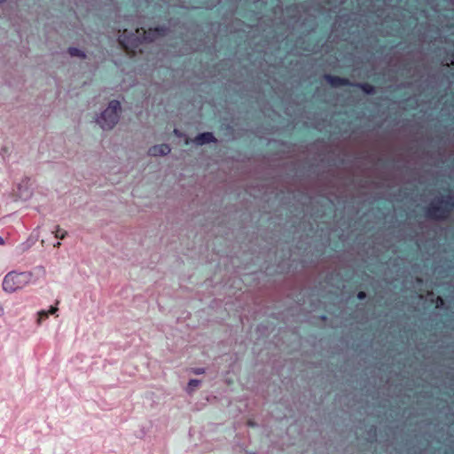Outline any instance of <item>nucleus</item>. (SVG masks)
<instances>
[{
	"instance_id": "14",
	"label": "nucleus",
	"mask_w": 454,
	"mask_h": 454,
	"mask_svg": "<svg viewBox=\"0 0 454 454\" xmlns=\"http://www.w3.org/2000/svg\"><path fill=\"white\" fill-rule=\"evenodd\" d=\"M196 373H203L204 372V370L203 369H199L195 372Z\"/></svg>"
},
{
	"instance_id": "10",
	"label": "nucleus",
	"mask_w": 454,
	"mask_h": 454,
	"mask_svg": "<svg viewBox=\"0 0 454 454\" xmlns=\"http://www.w3.org/2000/svg\"><path fill=\"white\" fill-rule=\"evenodd\" d=\"M54 234L57 239H63L67 236V232L58 226Z\"/></svg>"
},
{
	"instance_id": "17",
	"label": "nucleus",
	"mask_w": 454,
	"mask_h": 454,
	"mask_svg": "<svg viewBox=\"0 0 454 454\" xmlns=\"http://www.w3.org/2000/svg\"><path fill=\"white\" fill-rule=\"evenodd\" d=\"M3 310L4 309H3L2 306L0 305V315L3 314Z\"/></svg>"
},
{
	"instance_id": "18",
	"label": "nucleus",
	"mask_w": 454,
	"mask_h": 454,
	"mask_svg": "<svg viewBox=\"0 0 454 454\" xmlns=\"http://www.w3.org/2000/svg\"><path fill=\"white\" fill-rule=\"evenodd\" d=\"M248 425L252 427L254 426V423L252 421H248Z\"/></svg>"
},
{
	"instance_id": "19",
	"label": "nucleus",
	"mask_w": 454,
	"mask_h": 454,
	"mask_svg": "<svg viewBox=\"0 0 454 454\" xmlns=\"http://www.w3.org/2000/svg\"><path fill=\"white\" fill-rule=\"evenodd\" d=\"M60 246V242H58L57 245H55V247H59Z\"/></svg>"
},
{
	"instance_id": "20",
	"label": "nucleus",
	"mask_w": 454,
	"mask_h": 454,
	"mask_svg": "<svg viewBox=\"0 0 454 454\" xmlns=\"http://www.w3.org/2000/svg\"><path fill=\"white\" fill-rule=\"evenodd\" d=\"M4 0H0V3L4 2Z\"/></svg>"
},
{
	"instance_id": "4",
	"label": "nucleus",
	"mask_w": 454,
	"mask_h": 454,
	"mask_svg": "<svg viewBox=\"0 0 454 454\" xmlns=\"http://www.w3.org/2000/svg\"><path fill=\"white\" fill-rule=\"evenodd\" d=\"M324 79L333 88L352 86L360 89L366 95H373L375 87L369 82H351L348 78L332 74H325Z\"/></svg>"
},
{
	"instance_id": "5",
	"label": "nucleus",
	"mask_w": 454,
	"mask_h": 454,
	"mask_svg": "<svg viewBox=\"0 0 454 454\" xmlns=\"http://www.w3.org/2000/svg\"><path fill=\"white\" fill-rule=\"evenodd\" d=\"M121 103L118 100H112L108 107L97 119V122L103 129H111L118 122Z\"/></svg>"
},
{
	"instance_id": "1",
	"label": "nucleus",
	"mask_w": 454,
	"mask_h": 454,
	"mask_svg": "<svg viewBox=\"0 0 454 454\" xmlns=\"http://www.w3.org/2000/svg\"><path fill=\"white\" fill-rule=\"evenodd\" d=\"M167 30L164 27H157L148 30L143 27H137L135 33L128 35V30L124 28L119 35L118 42L127 54L133 57L137 51H142L140 46L144 43L153 42L159 37L165 36Z\"/></svg>"
},
{
	"instance_id": "13",
	"label": "nucleus",
	"mask_w": 454,
	"mask_h": 454,
	"mask_svg": "<svg viewBox=\"0 0 454 454\" xmlns=\"http://www.w3.org/2000/svg\"><path fill=\"white\" fill-rule=\"evenodd\" d=\"M436 301H437V305H436L437 308H439L440 306H442L443 304V300L440 296L437 297Z\"/></svg>"
},
{
	"instance_id": "15",
	"label": "nucleus",
	"mask_w": 454,
	"mask_h": 454,
	"mask_svg": "<svg viewBox=\"0 0 454 454\" xmlns=\"http://www.w3.org/2000/svg\"><path fill=\"white\" fill-rule=\"evenodd\" d=\"M4 241L3 239V238L0 237V245H4Z\"/></svg>"
},
{
	"instance_id": "9",
	"label": "nucleus",
	"mask_w": 454,
	"mask_h": 454,
	"mask_svg": "<svg viewBox=\"0 0 454 454\" xmlns=\"http://www.w3.org/2000/svg\"><path fill=\"white\" fill-rule=\"evenodd\" d=\"M68 53L73 57H80V58L85 57V54L81 50H79L78 48H75V47H70L68 49Z\"/></svg>"
},
{
	"instance_id": "2",
	"label": "nucleus",
	"mask_w": 454,
	"mask_h": 454,
	"mask_svg": "<svg viewBox=\"0 0 454 454\" xmlns=\"http://www.w3.org/2000/svg\"><path fill=\"white\" fill-rule=\"evenodd\" d=\"M453 209L454 197L448 195L439 199L437 203H430L425 208V215L429 219L443 221L449 218Z\"/></svg>"
},
{
	"instance_id": "3",
	"label": "nucleus",
	"mask_w": 454,
	"mask_h": 454,
	"mask_svg": "<svg viewBox=\"0 0 454 454\" xmlns=\"http://www.w3.org/2000/svg\"><path fill=\"white\" fill-rule=\"evenodd\" d=\"M32 273L29 271H10L3 280V289L7 293H14L28 285L32 279Z\"/></svg>"
},
{
	"instance_id": "12",
	"label": "nucleus",
	"mask_w": 454,
	"mask_h": 454,
	"mask_svg": "<svg viewBox=\"0 0 454 454\" xmlns=\"http://www.w3.org/2000/svg\"><path fill=\"white\" fill-rule=\"evenodd\" d=\"M366 298V293L364 291H360L357 294V299L358 300H364Z\"/></svg>"
},
{
	"instance_id": "8",
	"label": "nucleus",
	"mask_w": 454,
	"mask_h": 454,
	"mask_svg": "<svg viewBox=\"0 0 454 454\" xmlns=\"http://www.w3.org/2000/svg\"><path fill=\"white\" fill-rule=\"evenodd\" d=\"M57 307L51 306L49 310H41L38 312V323L41 324L43 320L47 319L49 315L54 314L57 311Z\"/></svg>"
},
{
	"instance_id": "7",
	"label": "nucleus",
	"mask_w": 454,
	"mask_h": 454,
	"mask_svg": "<svg viewBox=\"0 0 454 454\" xmlns=\"http://www.w3.org/2000/svg\"><path fill=\"white\" fill-rule=\"evenodd\" d=\"M216 139L211 132H204L199 134L194 138V143L198 145H203L206 144L214 143Z\"/></svg>"
},
{
	"instance_id": "16",
	"label": "nucleus",
	"mask_w": 454,
	"mask_h": 454,
	"mask_svg": "<svg viewBox=\"0 0 454 454\" xmlns=\"http://www.w3.org/2000/svg\"><path fill=\"white\" fill-rule=\"evenodd\" d=\"M452 61L454 60V51L450 54Z\"/></svg>"
},
{
	"instance_id": "6",
	"label": "nucleus",
	"mask_w": 454,
	"mask_h": 454,
	"mask_svg": "<svg viewBox=\"0 0 454 454\" xmlns=\"http://www.w3.org/2000/svg\"><path fill=\"white\" fill-rule=\"evenodd\" d=\"M170 151L168 145L161 144L150 147L148 153L152 156H163L168 154Z\"/></svg>"
},
{
	"instance_id": "11",
	"label": "nucleus",
	"mask_w": 454,
	"mask_h": 454,
	"mask_svg": "<svg viewBox=\"0 0 454 454\" xmlns=\"http://www.w3.org/2000/svg\"><path fill=\"white\" fill-rule=\"evenodd\" d=\"M200 384V380H191L188 383V390L192 391L195 387H197Z\"/></svg>"
}]
</instances>
